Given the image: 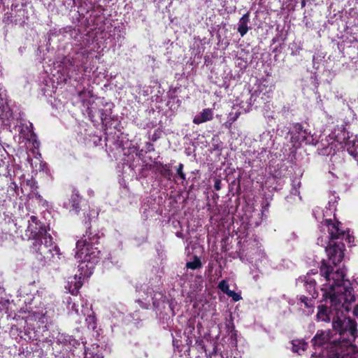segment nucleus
<instances>
[{
	"instance_id": "nucleus-1",
	"label": "nucleus",
	"mask_w": 358,
	"mask_h": 358,
	"mask_svg": "<svg viewBox=\"0 0 358 358\" xmlns=\"http://www.w3.org/2000/svg\"><path fill=\"white\" fill-rule=\"evenodd\" d=\"M320 274L327 282L321 288L324 300L329 299L331 312H336L338 320H341L345 313L350 310V305L355 301L353 288L348 280H345L343 268L334 271L324 262L320 266Z\"/></svg>"
},
{
	"instance_id": "nucleus-2",
	"label": "nucleus",
	"mask_w": 358,
	"mask_h": 358,
	"mask_svg": "<svg viewBox=\"0 0 358 358\" xmlns=\"http://www.w3.org/2000/svg\"><path fill=\"white\" fill-rule=\"evenodd\" d=\"M90 234V231H87L86 234L76 243L75 257L80 262L78 268L84 276H90L92 273L94 266L98 262L100 255V250L95 247L98 237H91Z\"/></svg>"
},
{
	"instance_id": "nucleus-3",
	"label": "nucleus",
	"mask_w": 358,
	"mask_h": 358,
	"mask_svg": "<svg viewBox=\"0 0 358 358\" xmlns=\"http://www.w3.org/2000/svg\"><path fill=\"white\" fill-rule=\"evenodd\" d=\"M341 224L338 222H332L331 220H326L324 223L322 224V227H325L329 233L328 239L334 241L336 239H343L345 238L348 243H351L354 238L350 236L349 234H345L344 230L340 228Z\"/></svg>"
},
{
	"instance_id": "nucleus-4",
	"label": "nucleus",
	"mask_w": 358,
	"mask_h": 358,
	"mask_svg": "<svg viewBox=\"0 0 358 358\" xmlns=\"http://www.w3.org/2000/svg\"><path fill=\"white\" fill-rule=\"evenodd\" d=\"M53 241L52 236L48 234L46 231L40 232L36 238H34L32 249L40 255H44L47 251H50L51 246H52Z\"/></svg>"
},
{
	"instance_id": "nucleus-5",
	"label": "nucleus",
	"mask_w": 358,
	"mask_h": 358,
	"mask_svg": "<svg viewBox=\"0 0 358 358\" xmlns=\"http://www.w3.org/2000/svg\"><path fill=\"white\" fill-rule=\"evenodd\" d=\"M329 244L326 247V252L329 256V259L331 262L336 265L337 264L342 262L344 257V245L336 244L334 243V241L329 239Z\"/></svg>"
},
{
	"instance_id": "nucleus-6",
	"label": "nucleus",
	"mask_w": 358,
	"mask_h": 358,
	"mask_svg": "<svg viewBox=\"0 0 358 358\" xmlns=\"http://www.w3.org/2000/svg\"><path fill=\"white\" fill-rule=\"evenodd\" d=\"M295 129L296 132L292 135L291 141L294 146L296 147L302 142H307L308 136L306 130L303 129L300 124H296Z\"/></svg>"
},
{
	"instance_id": "nucleus-7",
	"label": "nucleus",
	"mask_w": 358,
	"mask_h": 358,
	"mask_svg": "<svg viewBox=\"0 0 358 358\" xmlns=\"http://www.w3.org/2000/svg\"><path fill=\"white\" fill-rule=\"evenodd\" d=\"M89 276H84L81 274H76L73 277H71L68 280V285L66 288L69 289V292L72 294H76L78 289L82 287L83 282L82 278H88Z\"/></svg>"
},
{
	"instance_id": "nucleus-8",
	"label": "nucleus",
	"mask_w": 358,
	"mask_h": 358,
	"mask_svg": "<svg viewBox=\"0 0 358 358\" xmlns=\"http://www.w3.org/2000/svg\"><path fill=\"white\" fill-rule=\"evenodd\" d=\"M213 113L212 109L205 108L199 114L196 115L194 119L193 122L196 124L210 121L213 119Z\"/></svg>"
},
{
	"instance_id": "nucleus-9",
	"label": "nucleus",
	"mask_w": 358,
	"mask_h": 358,
	"mask_svg": "<svg viewBox=\"0 0 358 358\" xmlns=\"http://www.w3.org/2000/svg\"><path fill=\"white\" fill-rule=\"evenodd\" d=\"M249 21L250 14L248 12L244 14L239 20L238 23V31L242 37L248 31L249 27L248 24Z\"/></svg>"
},
{
	"instance_id": "nucleus-10",
	"label": "nucleus",
	"mask_w": 358,
	"mask_h": 358,
	"mask_svg": "<svg viewBox=\"0 0 358 358\" xmlns=\"http://www.w3.org/2000/svg\"><path fill=\"white\" fill-rule=\"evenodd\" d=\"M304 281L306 289L309 294L312 296L313 299H316L318 296V293L315 289V280L312 279L310 277L309 273H308L307 276L305 277Z\"/></svg>"
},
{
	"instance_id": "nucleus-11",
	"label": "nucleus",
	"mask_w": 358,
	"mask_h": 358,
	"mask_svg": "<svg viewBox=\"0 0 358 358\" xmlns=\"http://www.w3.org/2000/svg\"><path fill=\"white\" fill-rule=\"evenodd\" d=\"M329 341V333L328 331H322L317 333L312 339L313 345L323 346Z\"/></svg>"
},
{
	"instance_id": "nucleus-12",
	"label": "nucleus",
	"mask_w": 358,
	"mask_h": 358,
	"mask_svg": "<svg viewBox=\"0 0 358 358\" xmlns=\"http://www.w3.org/2000/svg\"><path fill=\"white\" fill-rule=\"evenodd\" d=\"M317 318L322 322H329L330 316L328 313V310L324 306H319L317 313Z\"/></svg>"
},
{
	"instance_id": "nucleus-13",
	"label": "nucleus",
	"mask_w": 358,
	"mask_h": 358,
	"mask_svg": "<svg viewBox=\"0 0 358 358\" xmlns=\"http://www.w3.org/2000/svg\"><path fill=\"white\" fill-rule=\"evenodd\" d=\"M293 351L300 353V351H304L306 348L307 343L303 341H293Z\"/></svg>"
},
{
	"instance_id": "nucleus-14",
	"label": "nucleus",
	"mask_w": 358,
	"mask_h": 358,
	"mask_svg": "<svg viewBox=\"0 0 358 358\" xmlns=\"http://www.w3.org/2000/svg\"><path fill=\"white\" fill-rule=\"evenodd\" d=\"M186 267L191 269H196L201 267V263L198 257H194L192 262H188L186 264Z\"/></svg>"
},
{
	"instance_id": "nucleus-15",
	"label": "nucleus",
	"mask_w": 358,
	"mask_h": 358,
	"mask_svg": "<svg viewBox=\"0 0 358 358\" xmlns=\"http://www.w3.org/2000/svg\"><path fill=\"white\" fill-rule=\"evenodd\" d=\"M79 195L77 193L73 194L71 196L72 207L76 211L79 208Z\"/></svg>"
},
{
	"instance_id": "nucleus-16",
	"label": "nucleus",
	"mask_w": 358,
	"mask_h": 358,
	"mask_svg": "<svg viewBox=\"0 0 358 358\" xmlns=\"http://www.w3.org/2000/svg\"><path fill=\"white\" fill-rule=\"evenodd\" d=\"M218 288L226 294L230 291L228 282L223 280L218 284Z\"/></svg>"
},
{
	"instance_id": "nucleus-17",
	"label": "nucleus",
	"mask_w": 358,
	"mask_h": 358,
	"mask_svg": "<svg viewBox=\"0 0 358 358\" xmlns=\"http://www.w3.org/2000/svg\"><path fill=\"white\" fill-rule=\"evenodd\" d=\"M299 299L305 305L306 307H307V308L313 307V300L311 299H309L305 296H301Z\"/></svg>"
},
{
	"instance_id": "nucleus-18",
	"label": "nucleus",
	"mask_w": 358,
	"mask_h": 358,
	"mask_svg": "<svg viewBox=\"0 0 358 358\" xmlns=\"http://www.w3.org/2000/svg\"><path fill=\"white\" fill-rule=\"evenodd\" d=\"M8 110V105L7 100L1 96L0 94V110L1 112H6Z\"/></svg>"
},
{
	"instance_id": "nucleus-19",
	"label": "nucleus",
	"mask_w": 358,
	"mask_h": 358,
	"mask_svg": "<svg viewBox=\"0 0 358 358\" xmlns=\"http://www.w3.org/2000/svg\"><path fill=\"white\" fill-rule=\"evenodd\" d=\"M229 296L231 297L234 301H238L241 299V296L239 294L235 292L234 291H229L227 294Z\"/></svg>"
},
{
	"instance_id": "nucleus-20",
	"label": "nucleus",
	"mask_w": 358,
	"mask_h": 358,
	"mask_svg": "<svg viewBox=\"0 0 358 358\" xmlns=\"http://www.w3.org/2000/svg\"><path fill=\"white\" fill-rule=\"evenodd\" d=\"M177 173L182 180H185L186 178H185V174L183 172V164H181V163L179 164L178 169H177Z\"/></svg>"
},
{
	"instance_id": "nucleus-21",
	"label": "nucleus",
	"mask_w": 358,
	"mask_h": 358,
	"mask_svg": "<svg viewBox=\"0 0 358 358\" xmlns=\"http://www.w3.org/2000/svg\"><path fill=\"white\" fill-rule=\"evenodd\" d=\"M239 115H240V113H236L234 115V117H231V118H230V120H229L231 121V122L229 123V126H228L229 127H231V124H232L233 122H234L238 119V117H239Z\"/></svg>"
},
{
	"instance_id": "nucleus-22",
	"label": "nucleus",
	"mask_w": 358,
	"mask_h": 358,
	"mask_svg": "<svg viewBox=\"0 0 358 358\" xmlns=\"http://www.w3.org/2000/svg\"><path fill=\"white\" fill-rule=\"evenodd\" d=\"M215 189L219 191L221 189V182L220 180H216L215 182Z\"/></svg>"
},
{
	"instance_id": "nucleus-23",
	"label": "nucleus",
	"mask_w": 358,
	"mask_h": 358,
	"mask_svg": "<svg viewBox=\"0 0 358 358\" xmlns=\"http://www.w3.org/2000/svg\"><path fill=\"white\" fill-rule=\"evenodd\" d=\"M332 356L333 357L331 358H343V357H341V355L339 354L337 348L336 349L335 353H334Z\"/></svg>"
},
{
	"instance_id": "nucleus-24",
	"label": "nucleus",
	"mask_w": 358,
	"mask_h": 358,
	"mask_svg": "<svg viewBox=\"0 0 358 358\" xmlns=\"http://www.w3.org/2000/svg\"><path fill=\"white\" fill-rule=\"evenodd\" d=\"M353 313L355 316L358 317V305L355 308Z\"/></svg>"
},
{
	"instance_id": "nucleus-25",
	"label": "nucleus",
	"mask_w": 358,
	"mask_h": 358,
	"mask_svg": "<svg viewBox=\"0 0 358 358\" xmlns=\"http://www.w3.org/2000/svg\"><path fill=\"white\" fill-rule=\"evenodd\" d=\"M355 331H356V329H355V327H354V324H352V327H351V328H350V332H351V334H352V336H354V333H355Z\"/></svg>"
},
{
	"instance_id": "nucleus-26",
	"label": "nucleus",
	"mask_w": 358,
	"mask_h": 358,
	"mask_svg": "<svg viewBox=\"0 0 358 358\" xmlns=\"http://www.w3.org/2000/svg\"><path fill=\"white\" fill-rule=\"evenodd\" d=\"M31 219H32L33 220H35V219H36V218H35V217L32 216V217H31Z\"/></svg>"
},
{
	"instance_id": "nucleus-27",
	"label": "nucleus",
	"mask_w": 358,
	"mask_h": 358,
	"mask_svg": "<svg viewBox=\"0 0 358 358\" xmlns=\"http://www.w3.org/2000/svg\"><path fill=\"white\" fill-rule=\"evenodd\" d=\"M234 358H236V357H234Z\"/></svg>"
}]
</instances>
